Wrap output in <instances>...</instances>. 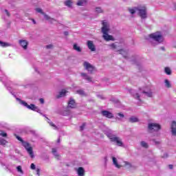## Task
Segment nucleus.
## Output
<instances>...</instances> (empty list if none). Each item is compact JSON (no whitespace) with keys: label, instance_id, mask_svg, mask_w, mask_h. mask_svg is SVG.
Here are the masks:
<instances>
[{"label":"nucleus","instance_id":"37998d69","mask_svg":"<svg viewBox=\"0 0 176 176\" xmlns=\"http://www.w3.org/2000/svg\"><path fill=\"white\" fill-rule=\"evenodd\" d=\"M135 96H136L137 100H138L139 101H141L140 94H136Z\"/></svg>","mask_w":176,"mask_h":176},{"label":"nucleus","instance_id":"49530a36","mask_svg":"<svg viewBox=\"0 0 176 176\" xmlns=\"http://www.w3.org/2000/svg\"><path fill=\"white\" fill-rule=\"evenodd\" d=\"M118 116H120V118H124V115L122 113H118Z\"/></svg>","mask_w":176,"mask_h":176},{"label":"nucleus","instance_id":"ddd939ff","mask_svg":"<svg viewBox=\"0 0 176 176\" xmlns=\"http://www.w3.org/2000/svg\"><path fill=\"white\" fill-rule=\"evenodd\" d=\"M68 91L65 89H62L61 91L59 92V94L56 96L57 98H61V97H65V94H67Z\"/></svg>","mask_w":176,"mask_h":176},{"label":"nucleus","instance_id":"aec40b11","mask_svg":"<svg viewBox=\"0 0 176 176\" xmlns=\"http://www.w3.org/2000/svg\"><path fill=\"white\" fill-rule=\"evenodd\" d=\"M129 122L131 123H136L137 122H139V120L135 117H131L129 118Z\"/></svg>","mask_w":176,"mask_h":176},{"label":"nucleus","instance_id":"c9c22d12","mask_svg":"<svg viewBox=\"0 0 176 176\" xmlns=\"http://www.w3.org/2000/svg\"><path fill=\"white\" fill-rule=\"evenodd\" d=\"M21 104H22L23 105H24V107H26V108L28 107V105H29V104H28V102H24V101H21Z\"/></svg>","mask_w":176,"mask_h":176},{"label":"nucleus","instance_id":"6e6d98bb","mask_svg":"<svg viewBox=\"0 0 176 176\" xmlns=\"http://www.w3.org/2000/svg\"><path fill=\"white\" fill-rule=\"evenodd\" d=\"M161 50H164V47H161Z\"/></svg>","mask_w":176,"mask_h":176},{"label":"nucleus","instance_id":"2f4dec72","mask_svg":"<svg viewBox=\"0 0 176 176\" xmlns=\"http://www.w3.org/2000/svg\"><path fill=\"white\" fill-rule=\"evenodd\" d=\"M85 127H86V123H82V126H80V131H83L85 130Z\"/></svg>","mask_w":176,"mask_h":176},{"label":"nucleus","instance_id":"864d4df0","mask_svg":"<svg viewBox=\"0 0 176 176\" xmlns=\"http://www.w3.org/2000/svg\"><path fill=\"white\" fill-rule=\"evenodd\" d=\"M69 33H68V32H64V35H65V36H68Z\"/></svg>","mask_w":176,"mask_h":176},{"label":"nucleus","instance_id":"393cba45","mask_svg":"<svg viewBox=\"0 0 176 176\" xmlns=\"http://www.w3.org/2000/svg\"><path fill=\"white\" fill-rule=\"evenodd\" d=\"M120 52V54H122V56H124V58H126V54H127V52L123 50H119Z\"/></svg>","mask_w":176,"mask_h":176},{"label":"nucleus","instance_id":"de8ad7c7","mask_svg":"<svg viewBox=\"0 0 176 176\" xmlns=\"http://www.w3.org/2000/svg\"><path fill=\"white\" fill-rule=\"evenodd\" d=\"M39 101H40L41 104H44L45 103V100H43V98H40Z\"/></svg>","mask_w":176,"mask_h":176},{"label":"nucleus","instance_id":"4d7b16f0","mask_svg":"<svg viewBox=\"0 0 176 176\" xmlns=\"http://www.w3.org/2000/svg\"><path fill=\"white\" fill-rule=\"evenodd\" d=\"M34 24H36V22H35V20L33 19Z\"/></svg>","mask_w":176,"mask_h":176},{"label":"nucleus","instance_id":"09e8293b","mask_svg":"<svg viewBox=\"0 0 176 176\" xmlns=\"http://www.w3.org/2000/svg\"><path fill=\"white\" fill-rule=\"evenodd\" d=\"M5 12L6 13L7 16H8V17L10 16V13H9V11H8V10H6Z\"/></svg>","mask_w":176,"mask_h":176},{"label":"nucleus","instance_id":"bb28decb","mask_svg":"<svg viewBox=\"0 0 176 176\" xmlns=\"http://www.w3.org/2000/svg\"><path fill=\"white\" fill-rule=\"evenodd\" d=\"M48 123L52 127H54L55 130H58V128L56 126V124H54V123L52 122H48Z\"/></svg>","mask_w":176,"mask_h":176},{"label":"nucleus","instance_id":"dca6fc26","mask_svg":"<svg viewBox=\"0 0 176 176\" xmlns=\"http://www.w3.org/2000/svg\"><path fill=\"white\" fill-rule=\"evenodd\" d=\"M73 49L74 50H76V52H82V48H80V47L78 46V44H74Z\"/></svg>","mask_w":176,"mask_h":176},{"label":"nucleus","instance_id":"6ab92c4d","mask_svg":"<svg viewBox=\"0 0 176 176\" xmlns=\"http://www.w3.org/2000/svg\"><path fill=\"white\" fill-rule=\"evenodd\" d=\"M0 46H1L2 47H8L10 46V44L5 43L3 41H0Z\"/></svg>","mask_w":176,"mask_h":176},{"label":"nucleus","instance_id":"79ce46f5","mask_svg":"<svg viewBox=\"0 0 176 176\" xmlns=\"http://www.w3.org/2000/svg\"><path fill=\"white\" fill-rule=\"evenodd\" d=\"M36 174H37V175H41V169H39V168H37L36 170Z\"/></svg>","mask_w":176,"mask_h":176},{"label":"nucleus","instance_id":"b1692460","mask_svg":"<svg viewBox=\"0 0 176 176\" xmlns=\"http://www.w3.org/2000/svg\"><path fill=\"white\" fill-rule=\"evenodd\" d=\"M141 146L143 147V148H148V143H146L145 141H142L141 142Z\"/></svg>","mask_w":176,"mask_h":176},{"label":"nucleus","instance_id":"423d86ee","mask_svg":"<svg viewBox=\"0 0 176 176\" xmlns=\"http://www.w3.org/2000/svg\"><path fill=\"white\" fill-rule=\"evenodd\" d=\"M162 129V126L159 124L151 123L148 124V130L152 133V131H159Z\"/></svg>","mask_w":176,"mask_h":176},{"label":"nucleus","instance_id":"13d9d810","mask_svg":"<svg viewBox=\"0 0 176 176\" xmlns=\"http://www.w3.org/2000/svg\"><path fill=\"white\" fill-rule=\"evenodd\" d=\"M58 142H60V139L58 140Z\"/></svg>","mask_w":176,"mask_h":176},{"label":"nucleus","instance_id":"f03ea898","mask_svg":"<svg viewBox=\"0 0 176 176\" xmlns=\"http://www.w3.org/2000/svg\"><path fill=\"white\" fill-rule=\"evenodd\" d=\"M14 137L18 140V141H20L21 142L23 146L25 147V149L27 151L28 153H29L30 156L32 158H34V151H32V147L31 146V144L30 143L23 141V140L17 134H14Z\"/></svg>","mask_w":176,"mask_h":176},{"label":"nucleus","instance_id":"6e6552de","mask_svg":"<svg viewBox=\"0 0 176 176\" xmlns=\"http://www.w3.org/2000/svg\"><path fill=\"white\" fill-rule=\"evenodd\" d=\"M101 113L102 116H104V118H107L108 119H112V118H113V114L107 110L102 111Z\"/></svg>","mask_w":176,"mask_h":176},{"label":"nucleus","instance_id":"1a4fd4ad","mask_svg":"<svg viewBox=\"0 0 176 176\" xmlns=\"http://www.w3.org/2000/svg\"><path fill=\"white\" fill-rule=\"evenodd\" d=\"M87 45L88 46V49H89L91 52H96V46L94 45V43H93L92 41H88Z\"/></svg>","mask_w":176,"mask_h":176},{"label":"nucleus","instance_id":"a211bd4d","mask_svg":"<svg viewBox=\"0 0 176 176\" xmlns=\"http://www.w3.org/2000/svg\"><path fill=\"white\" fill-rule=\"evenodd\" d=\"M28 109H31L32 111H36V106L35 104H29L27 107Z\"/></svg>","mask_w":176,"mask_h":176},{"label":"nucleus","instance_id":"f3484780","mask_svg":"<svg viewBox=\"0 0 176 176\" xmlns=\"http://www.w3.org/2000/svg\"><path fill=\"white\" fill-rule=\"evenodd\" d=\"M86 2L87 1L85 0H79L77 1L76 5L77 6H83V5L86 3Z\"/></svg>","mask_w":176,"mask_h":176},{"label":"nucleus","instance_id":"58836bf2","mask_svg":"<svg viewBox=\"0 0 176 176\" xmlns=\"http://www.w3.org/2000/svg\"><path fill=\"white\" fill-rule=\"evenodd\" d=\"M88 82H91V77L87 76V78H85Z\"/></svg>","mask_w":176,"mask_h":176},{"label":"nucleus","instance_id":"7c9ffc66","mask_svg":"<svg viewBox=\"0 0 176 176\" xmlns=\"http://www.w3.org/2000/svg\"><path fill=\"white\" fill-rule=\"evenodd\" d=\"M78 94H80V96H85V91L82 89L77 91Z\"/></svg>","mask_w":176,"mask_h":176},{"label":"nucleus","instance_id":"9d476101","mask_svg":"<svg viewBox=\"0 0 176 176\" xmlns=\"http://www.w3.org/2000/svg\"><path fill=\"white\" fill-rule=\"evenodd\" d=\"M19 43L25 50L28 47V41L25 40H19Z\"/></svg>","mask_w":176,"mask_h":176},{"label":"nucleus","instance_id":"3c124183","mask_svg":"<svg viewBox=\"0 0 176 176\" xmlns=\"http://www.w3.org/2000/svg\"><path fill=\"white\" fill-rule=\"evenodd\" d=\"M57 152V150L56 148H52V153H56Z\"/></svg>","mask_w":176,"mask_h":176},{"label":"nucleus","instance_id":"f257e3e1","mask_svg":"<svg viewBox=\"0 0 176 176\" xmlns=\"http://www.w3.org/2000/svg\"><path fill=\"white\" fill-rule=\"evenodd\" d=\"M102 32L103 34V38L104 41H113V36L108 34L109 32V25H108V23L105 21H103L102 23Z\"/></svg>","mask_w":176,"mask_h":176},{"label":"nucleus","instance_id":"7ed1b4c3","mask_svg":"<svg viewBox=\"0 0 176 176\" xmlns=\"http://www.w3.org/2000/svg\"><path fill=\"white\" fill-rule=\"evenodd\" d=\"M149 38L153 39L156 42H159V43H162L163 41V35L160 32H157L155 33H152L149 35Z\"/></svg>","mask_w":176,"mask_h":176},{"label":"nucleus","instance_id":"c03bdc74","mask_svg":"<svg viewBox=\"0 0 176 176\" xmlns=\"http://www.w3.org/2000/svg\"><path fill=\"white\" fill-rule=\"evenodd\" d=\"M124 166H129V167H131V164L129 162H124Z\"/></svg>","mask_w":176,"mask_h":176},{"label":"nucleus","instance_id":"72a5a7b5","mask_svg":"<svg viewBox=\"0 0 176 176\" xmlns=\"http://www.w3.org/2000/svg\"><path fill=\"white\" fill-rule=\"evenodd\" d=\"M96 12H97V13H102V10L101 9V8H96Z\"/></svg>","mask_w":176,"mask_h":176},{"label":"nucleus","instance_id":"e433bc0d","mask_svg":"<svg viewBox=\"0 0 176 176\" xmlns=\"http://www.w3.org/2000/svg\"><path fill=\"white\" fill-rule=\"evenodd\" d=\"M43 16L46 20H50V16H49L47 14L44 13Z\"/></svg>","mask_w":176,"mask_h":176},{"label":"nucleus","instance_id":"a878e982","mask_svg":"<svg viewBox=\"0 0 176 176\" xmlns=\"http://www.w3.org/2000/svg\"><path fill=\"white\" fill-rule=\"evenodd\" d=\"M165 85L166 86V87H168V89H170V87H171V84H170V81H168V80H165Z\"/></svg>","mask_w":176,"mask_h":176},{"label":"nucleus","instance_id":"39448f33","mask_svg":"<svg viewBox=\"0 0 176 176\" xmlns=\"http://www.w3.org/2000/svg\"><path fill=\"white\" fill-rule=\"evenodd\" d=\"M135 9V10H138L139 16L141 17V19H146V7H136Z\"/></svg>","mask_w":176,"mask_h":176},{"label":"nucleus","instance_id":"603ef678","mask_svg":"<svg viewBox=\"0 0 176 176\" xmlns=\"http://www.w3.org/2000/svg\"><path fill=\"white\" fill-rule=\"evenodd\" d=\"M168 167H169V168H170V170H173V164H170V165L168 166Z\"/></svg>","mask_w":176,"mask_h":176},{"label":"nucleus","instance_id":"c85d7f7f","mask_svg":"<svg viewBox=\"0 0 176 176\" xmlns=\"http://www.w3.org/2000/svg\"><path fill=\"white\" fill-rule=\"evenodd\" d=\"M142 93H143V94H146L147 96V97H152V92L151 91L146 92V91H143Z\"/></svg>","mask_w":176,"mask_h":176},{"label":"nucleus","instance_id":"ea45409f","mask_svg":"<svg viewBox=\"0 0 176 176\" xmlns=\"http://www.w3.org/2000/svg\"><path fill=\"white\" fill-rule=\"evenodd\" d=\"M53 48V45L50 44L46 46V49H52Z\"/></svg>","mask_w":176,"mask_h":176},{"label":"nucleus","instance_id":"5701e85b","mask_svg":"<svg viewBox=\"0 0 176 176\" xmlns=\"http://www.w3.org/2000/svg\"><path fill=\"white\" fill-rule=\"evenodd\" d=\"M8 144V141L5 139H0V144L3 145V146H5Z\"/></svg>","mask_w":176,"mask_h":176},{"label":"nucleus","instance_id":"2eb2a0df","mask_svg":"<svg viewBox=\"0 0 176 176\" xmlns=\"http://www.w3.org/2000/svg\"><path fill=\"white\" fill-rule=\"evenodd\" d=\"M113 163L117 168H120L122 167V165L118 164V160H116V157H113Z\"/></svg>","mask_w":176,"mask_h":176},{"label":"nucleus","instance_id":"a19ab883","mask_svg":"<svg viewBox=\"0 0 176 176\" xmlns=\"http://www.w3.org/2000/svg\"><path fill=\"white\" fill-rule=\"evenodd\" d=\"M30 168H31L32 170H35V168H36L35 164H31Z\"/></svg>","mask_w":176,"mask_h":176},{"label":"nucleus","instance_id":"bf43d9fd","mask_svg":"<svg viewBox=\"0 0 176 176\" xmlns=\"http://www.w3.org/2000/svg\"><path fill=\"white\" fill-rule=\"evenodd\" d=\"M56 156H58H58H60V155H57Z\"/></svg>","mask_w":176,"mask_h":176},{"label":"nucleus","instance_id":"c756f323","mask_svg":"<svg viewBox=\"0 0 176 176\" xmlns=\"http://www.w3.org/2000/svg\"><path fill=\"white\" fill-rule=\"evenodd\" d=\"M16 170L19 173H21V174H23V169L21 168V166H18L16 167Z\"/></svg>","mask_w":176,"mask_h":176},{"label":"nucleus","instance_id":"f8f14e48","mask_svg":"<svg viewBox=\"0 0 176 176\" xmlns=\"http://www.w3.org/2000/svg\"><path fill=\"white\" fill-rule=\"evenodd\" d=\"M170 129H171L172 134L173 135H176V122L175 121L172 122Z\"/></svg>","mask_w":176,"mask_h":176},{"label":"nucleus","instance_id":"4be33fe9","mask_svg":"<svg viewBox=\"0 0 176 176\" xmlns=\"http://www.w3.org/2000/svg\"><path fill=\"white\" fill-rule=\"evenodd\" d=\"M164 72L166 75H171V69L170 67H165Z\"/></svg>","mask_w":176,"mask_h":176},{"label":"nucleus","instance_id":"0eeeda50","mask_svg":"<svg viewBox=\"0 0 176 176\" xmlns=\"http://www.w3.org/2000/svg\"><path fill=\"white\" fill-rule=\"evenodd\" d=\"M83 66L85 67V69L88 71V72H90V74H93V72L95 69L94 66L91 65L89 62H84Z\"/></svg>","mask_w":176,"mask_h":176},{"label":"nucleus","instance_id":"cd10ccee","mask_svg":"<svg viewBox=\"0 0 176 176\" xmlns=\"http://www.w3.org/2000/svg\"><path fill=\"white\" fill-rule=\"evenodd\" d=\"M0 135H1V137H8V133L2 130H0Z\"/></svg>","mask_w":176,"mask_h":176},{"label":"nucleus","instance_id":"a18cd8bd","mask_svg":"<svg viewBox=\"0 0 176 176\" xmlns=\"http://www.w3.org/2000/svg\"><path fill=\"white\" fill-rule=\"evenodd\" d=\"M81 76H83L84 78H87V74L86 73H81Z\"/></svg>","mask_w":176,"mask_h":176},{"label":"nucleus","instance_id":"9b49d317","mask_svg":"<svg viewBox=\"0 0 176 176\" xmlns=\"http://www.w3.org/2000/svg\"><path fill=\"white\" fill-rule=\"evenodd\" d=\"M68 107L72 109L76 108V102H75V100L70 98L68 102Z\"/></svg>","mask_w":176,"mask_h":176},{"label":"nucleus","instance_id":"5fc2aeb1","mask_svg":"<svg viewBox=\"0 0 176 176\" xmlns=\"http://www.w3.org/2000/svg\"><path fill=\"white\" fill-rule=\"evenodd\" d=\"M162 157H168V155L167 154H165Z\"/></svg>","mask_w":176,"mask_h":176},{"label":"nucleus","instance_id":"4c0bfd02","mask_svg":"<svg viewBox=\"0 0 176 176\" xmlns=\"http://www.w3.org/2000/svg\"><path fill=\"white\" fill-rule=\"evenodd\" d=\"M110 47H111V49L115 50L116 49V45H115V43H112L110 45Z\"/></svg>","mask_w":176,"mask_h":176},{"label":"nucleus","instance_id":"20e7f679","mask_svg":"<svg viewBox=\"0 0 176 176\" xmlns=\"http://www.w3.org/2000/svg\"><path fill=\"white\" fill-rule=\"evenodd\" d=\"M108 138L111 141V142H116L118 146H123V142L120 138L109 133L107 135Z\"/></svg>","mask_w":176,"mask_h":176},{"label":"nucleus","instance_id":"412c9836","mask_svg":"<svg viewBox=\"0 0 176 176\" xmlns=\"http://www.w3.org/2000/svg\"><path fill=\"white\" fill-rule=\"evenodd\" d=\"M65 5L68 8H71L72 6V1L71 0H67L65 2Z\"/></svg>","mask_w":176,"mask_h":176},{"label":"nucleus","instance_id":"f704fd0d","mask_svg":"<svg viewBox=\"0 0 176 176\" xmlns=\"http://www.w3.org/2000/svg\"><path fill=\"white\" fill-rule=\"evenodd\" d=\"M129 11L130 12V13H131V14H134V13H135V10L132 9V8H129Z\"/></svg>","mask_w":176,"mask_h":176},{"label":"nucleus","instance_id":"473e14b6","mask_svg":"<svg viewBox=\"0 0 176 176\" xmlns=\"http://www.w3.org/2000/svg\"><path fill=\"white\" fill-rule=\"evenodd\" d=\"M36 12H38V13H41V14H45V12H43L41 8H36Z\"/></svg>","mask_w":176,"mask_h":176},{"label":"nucleus","instance_id":"8fccbe9b","mask_svg":"<svg viewBox=\"0 0 176 176\" xmlns=\"http://www.w3.org/2000/svg\"><path fill=\"white\" fill-rule=\"evenodd\" d=\"M65 112H67V113H63L64 115H68V114L69 113V110H67V111L65 110Z\"/></svg>","mask_w":176,"mask_h":176},{"label":"nucleus","instance_id":"4468645a","mask_svg":"<svg viewBox=\"0 0 176 176\" xmlns=\"http://www.w3.org/2000/svg\"><path fill=\"white\" fill-rule=\"evenodd\" d=\"M78 176H85V168L83 167H79L77 170Z\"/></svg>","mask_w":176,"mask_h":176}]
</instances>
